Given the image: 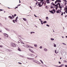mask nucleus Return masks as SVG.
I'll list each match as a JSON object with an SVG mask.
<instances>
[{"label":"nucleus","mask_w":67,"mask_h":67,"mask_svg":"<svg viewBox=\"0 0 67 67\" xmlns=\"http://www.w3.org/2000/svg\"><path fill=\"white\" fill-rule=\"evenodd\" d=\"M47 22V21H44L43 22V23L44 24L46 23Z\"/></svg>","instance_id":"32"},{"label":"nucleus","mask_w":67,"mask_h":67,"mask_svg":"<svg viewBox=\"0 0 67 67\" xmlns=\"http://www.w3.org/2000/svg\"><path fill=\"white\" fill-rule=\"evenodd\" d=\"M18 16H17L15 18V19L16 20H18Z\"/></svg>","instance_id":"40"},{"label":"nucleus","mask_w":67,"mask_h":67,"mask_svg":"<svg viewBox=\"0 0 67 67\" xmlns=\"http://www.w3.org/2000/svg\"><path fill=\"white\" fill-rule=\"evenodd\" d=\"M19 3H21V1H20V0H19Z\"/></svg>","instance_id":"62"},{"label":"nucleus","mask_w":67,"mask_h":67,"mask_svg":"<svg viewBox=\"0 0 67 67\" xmlns=\"http://www.w3.org/2000/svg\"><path fill=\"white\" fill-rule=\"evenodd\" d=\"M30 55L31 57H34V55L33 54H30Z\"/></svg>","instance_id":"17"},{"label":"nucleus","mask_w":67,"mask_h":67,"mask_svg":"<svg viewBox=\"0 0 67 67\" xmlns=\"http://www.w3.org/2000/svg\"><path fill=\"white\" fill-rule=\"evenodd\" d=\"M23 46H24V47H27V48H30V47L29 46H27V45H23Z\"/></svg>","instance_id":"3"},{"label":"nucleus","mask_w":67,"mask_h":67,"mask_svg":"<svg viewBox=\"0 0 67 67\" xmlns=\"http://www.w3.org/2000/svg\"><path fill=\"white\" fill-rule=\"evenodd\" d=\"M12 19H14V16L13 15H12Z\"/></svg>","instance_id":"27"},{"label":"nucleus","mask_w":67,"mask_h":67,"mask_svg":"<svg viewBox=\"0 0 67 67\" xmlns=\"http://www.w3.org/2000/svg\"><path fill=\"white\" fill-rule=\"evenodd\" d=\"M15 22H17L18 21V19H15Z\"/></svg>","instance_id":"30"},{"label":"nucleus","mask_w":67,"mask_h":67,"mask_svg":"<svg viewBox=\"0 0 67 67\" xmlns=\"http://www.w3.org/2000/svg\"><path fill=\"white\" fill-rule=\"evenodd\" d=\"M4 36H6V37H8V35L7 34H4Z\"/></svg>","instance_id":"4"},{"label":"nucleus","mask_w":67,"mask_h":67,"mask_svg":"<svg viewBox=\"0 0 67 67\" xmlns=\"http://www.w3.org/2000/svg\"><path fill=\"white\" fill-rule=\"evenodd\" d=\"M3 47V46H0V47Z\"/></svg>","instance_id":"43"},{"label":"nucleus","mask_w":67,"mask_h":67,"mask_svg":"<svg viewBox=\"0 0 67 67\" xmlns=\"http://www.w3.org/2000/svg\"><path fill=\"white\" fill-rule=\"evenodd\" d=\"M18 50L19 51H21V49H20V48H19Z\"/></svg>","instance_id":"31"},{"label":"nucleus","mask_w":67,"mask_h":67,"mask_svg":"<svg viewBox=\"0 0 67 67\" xmlns=\"http://www.w3.org/2000/svg\"><path fill=\"white\" fill-rule=\"evenodd\" d=\"M46 26H48V27H49V25H48V24H47L46 25Z\"/></svg>","instance_id":"39"},{"label":"nucleus","mask_w":67,"mask_h":67,"mask_svg":"<svg viewBox=\"0 0 67 67\" xmlns=\"http://www.w3.org/2000/svg\"><path fill=\"white\" fill-rule=\"evenodd\" d=\"M40 49H41L42 48H43V47H42V46H41L40 47Z\"/></svg>","instance_id":"38"},{"label":"nucleus","mask_w":67,"mask_h":67,"mask_svg":"<svg viewBox=\"0 0 67 67\" xmlns=\"http://www.w3.org/2000/svg\"><path fill=\"white\" fill-rule=\"evenodd\" d=\"M34 15L35 16V17H36V18H37V16H36V15H35L34 14Z\"/></svg>","instance_id":"47"},{"label":"nucleus","mask_w":67,"mask_h":67,"mask_svg":"<svg viewBox=\"0 0 67 67\" xmlns=\"http://www.w3.org/2000/svg\"><path fill=\"white\" fill-rule=\"evenodd\" d=\"M20 5H21V4H19L18 5V6H19Z\"/></svg>","instance_id":"55"},{"label":"nucleus","mask_w":67,"mask_h":67,"mask_svg":"<svg viewBox=\"0 0 67 67\" xmlns=\"http://www.w3.org/2000/svg\"><path fill=\"white\" fill-rule=\"evenodd\" d=\"M0 32H2V30H0Z\"/></svg>","instance_id":"61"},{"label":"nucleus","mask_w":67,"mask_h":67,"mask_svg":"<svg viewBox=\"0 0 67 67\" xmlns=\"http://www.w3.org/2000/svg\"><path fill=\"white\" fill-rule=\"evenodd\" d=\"M10 19H11V20H12V17H11V16H9L8 17Z\"/></svg>","instance_id":"14"},{"label":"nucleus","mask_w":67,"mask_h":67,"mask_svg":"<svg viewBox=\"0 0 67 67\" xmlns=\"http://www.w3.org/2000/svg\"><path fill=\"white\" fill-rule=\"evenodd\" d=\"M2 26V25L1 23H0V27H1Z\"/></svg>","instance_id":"19"},{"label":"nucleus","mask_w":67,"mask_h":67,"mask_svg":"<svg viewBox=\"0 0 67 67\" xmlns=\"http://www.w3.org/2000/svg\"><path fill=\"white\" fill-rule=\"evenodd\" d=\"M41 63L43 64H44V63H43V62L42 61L41 62Z\"/></svg>","instance_id":"51"},{"label":"nucleus","mask_w":67,"mask_h":67,"mask_svg":"<svg viewBox=\"0 0 67 67\" xmlns=\"http://www.w3.org/2000/svg\"><path fill=\"white\" fill-rule=\"evenodd\" d=\"M53 8H54V7L52 6H51V9H52Z\"/></svg>","instance_id":"37"},{"label":"nucleus","mask_w":67,"mask_h":67,"mask_svg":"<svg viewBox=\"0 0 67 67\" xmlns=\"http://www.w3.org/2000/svg\"><path fill=\"white\" fill-rule=\"evenodd\" d=\"M56 50H55V54H57V52H56Z\"/></svg>","instance_id":"29"},{"label":"nucleus","mask_w":67,"mask_h":67,"mask_svg":"<svg viewBox=\"0 0 67 67\" xmlns=\"http://www.w3.org/2000/svg\"><path fill=\"white\" fill-rule=\"evenodd\" d=\"M55 7H58V6L59 7V8L60 9V13L61 12V10H62V8H63V6L62 5L60 6V4L59 3H58L57 4V5H55Z\"/></svg>","instance_id":"1"},{"label":"nucleus","mask_w":67,"mask_h":67,"mask_svg":"<svg viewBox=\"0 0 67 67\" xmlns=\"http://www.w3.org/2000/svg\"><path fill=\"white\" fill-rule=\"evenodd\" d=\"M49 12H51V13H52L53 14H54V12H53V11H49Z\"/></svg>","instance_id":"22"},{"label":"nucleus","mask_w":67,"mask_h":67,"mask_svg":"<svg viewBox=\"0 0 67 67\" xmlns=\"http://www.w3.org/2000/svg\"><path fill=\"white\" fill-rule=\"evenodd\" d=\"M64 64H62L60 65L59 66V67H62L63 66H64Z\"/></svg>","instance_id":"11"},{"label":"nucleus","mask_w":67,"mask_h":67,"mask_svg":"<svg viewBox=\"0 0 67 67\" xmlns=\"http://www.w3.org/2000/svg\"><path fill=\"white\" fill-rule=\"evenodd\" d=\"M35 33V32H30L31 34H34Z\"/></svg>","instance_id":"16"},{"label":"nucleus","mask_w":67,"mask_h":67,"mask_svg":"<svg viewBox=\"0 0 67 67\" xmlns=\"http://www.w3.org/2000/svg\"><path fill=\"white\" fill-rule=\"evenodd\" d=\"M51 41H54V39L53 38H51Z\"/></svg>","instance_id":"26"},{"label":"nucleus","mask_w":67,"mask_h":67,"mask_svg":"<svg viewBox=\"0 0 67 67\" xmlns=\"http://www.w3.org/2000/svg\"><path fill=\"white\" fill-rule=\"evenodd\" d=\"M63 15V12H61V15Z\"/></svg>","instance_id":"35"},{"label":"nucleus","mask_w":67,"mask_h":67,"mask_svg":"<svg viewBox=\"0 0 67 67\" xmlns=\"http://www.w3.org/2000/svg\"><path fill=\"white\" fill-rule=\"evenodd\" d=\"M56 12L57 13H60V10L59 9L58 10H57L56 11Z\"/></svg>","instance_id":"8"},{"label":"nucleus","mask_w":67,"mask_h":67,"mask_svg":"<svg viewBox=\"0 0 67 67\" xmlns=\"http://www.w3.org/2000/svg\"><path fill=\"white\" fill-rule=\"evenodd\" d=\"M20 42L21 43V44H24V43L23 42L21 41V40H20Z\"/></svg>","instance_id":"18"},{"label":"nucleus","mask_w":67,"mask_h":67,"mask_svg":"<svg viewBox=\"0 0 67 67\" xmlns=\"http://www.w3.org/2000/svg\"><path fill=\"white\" fill-rule=\"evenodd\" d=\"M39 20H40L41 22V24H43V21L42 20H41V19H39Z\"/></svg>","instance_id":"10"},{"label":"nucleus","mask_w":67,"mask_h":67,"mask_svg":"<svg viewBox=\"0 0 67 67\" xmlns=\"http://www.w3.org/2000/svg\"><path fill=\"white\" fill-rule=\"evenodd\" d=\"M52 11L54 12V13L56 12V10H55L54 9H53L52 10Z\"/></svg>","instance_id":"20"},{"label":"nucleus","mask_w":67,"mask_h":67,"mask_svg":"<svg viewBox=\"0 0 67 67\" xmlns=\"http://www.w3.org/2000/svg\"><path fill=\"white\" fill-rule=\"evenodd\" d=\"M21 57H24V56H21Z\"/></svg>","instance_id":"53"},{"label":"nucleus","mask_w":67,"mask_h":67,"mask_svg":"<svg viewBox=\"0 0 67 67\" xmlns=\"http://www.w3.org/2000/svg\"><path fill=\"white\" fill-rule=\"evenodd\" d=\"M31 47V48H33V47Z\"/></svg>","instance_id":"59"},{"label":"nucleus","mask_w":67,"mask_h":67,"mask_svg":"<svg viewBox=\"0 0 67 67\" xmlns=\"http://www.w3.org/2000/svg\"><path fill=\"white\" fill-rule=\"evenodd\" d=\"M18 43H20V42L19 41H18Z\"/></svg>","instance_id":"64"},{"label":"nucleus","mask_w":67,"mask_h":67,"mask_svg":"<svg viewBox=\"0 0 67 67\" xmlns=\"http://www.w3.org/2000/svg\"><path fill=\"white\" fill-rule=\"evenodd\" d=\"M46 9H47V6H46Z\"/></svg>","instance_id":"63"},{"label":"nucleus","mask_w":67,"mask_h":67,"mask_svg":"<svg viewBox=\"0 0 67 67\" xmlns=\"http://www.w3.org/2000/svg\"><path fill=\"white\" fill-rule=\"evenodd\" d=\"M27 59H31L30 58H27Z\"/></svg>","instance_id":"48"},{"label":"nucleus","mask_w":67,"mask_h":67,"mask_svg":"<svg viewBox=\"0 0 67 67\" xmlns=\"http://www.w3.org/2000/svg\"><path fill=\"white\" fill-rule=\"evenodd\" d=\"M46 2H47V4L50 3V1H49V0H46Z\"/></svg>","instance_id":"6"},{"label":"nucleus","mask_w":67,"mask_h":67,"mask_svg":"<svg viewBox=\"0 0 67 67\" xmlns=\"http://www.w3.org/2000/svg\"><path fill=\"white\" fill-rule=\"evenodd\" d=\"M57 2L60 3L61 2V1L60 0H57Z\"/></svg>","instance_id":"15"},{"label":"nucleus","mask_w":67,"mask_h":67,"mask_svg":"<svg viewBox=\"0 0 67 67\" xmlns=\"http://www.w3.org/2000/svg\"><path fill=\"white\" fill-rule=\"evenodd\" d=\"M29 51H30L31 52V53H34V51L32 49H29Z\"/></svg>","instance_id":"7"},{"label":"nucleus","mask_w":67,"mask_h":67,"mask_svg":"<svg viewBox=\"0 0 67 67\" xmlns=\"http://www.w3.org/2000/svg\"><path fill=\"white\" fill-rule=\"evenodd\" d=\"M40 1H41L42 2H43V1H44V0H40Z\"/></svg>","instance_id":"46"},{"label":"nucleus","mask_w":67,"mask_h":67,"mask_svg":"<svg viewBox=\"0 0 67 67\" xmlns=\"http://www.w3.org/2000/svg\"><path fill=\"white\" fill-rule=\"evenodd\" d=\"M46 19L47 20H48L49 19V18H48V17H46Z\"/></svg>","instance_id":"21"},{"label":"nucleus","mask_w":67,"mask_h":67,"mask_svg":"<svg viewBox=\"0 0 67 67\" xmlns=\"http://www.w3.org/2000/svg\"><path fill=\"white\" fill-rule=\"evenodd\" d=\"M65 67H67V65H65Z\"/></svg>","instance_id":"57"},{"label":"nucleus","mask_w":67,"mask_h":67,"mask_svg":"<svg viewBox=\"0 0 67 67\" xmlns=\"http://www.w3.org/2000/svg\"><path fill=\"white\" fill-rule=\"evenodd\" d=\"M57 2V1H56L55 2V3H56Z\"/></svg>","instance_id":"49"},{"label":"nucleus","mask_w":67,"mask_h":67,"mask_svg":"<svg viewBox=\"0 0 67 67\" xmlns=\"http://www.w3.org/2000/svg\"><path fill=\"white\" fill-rule=\"evenodd\" d=\"M53 45H54V47H56V44L54 43Z\"/></svg>","instance_id":"25"},{"label":"nucleus","mask_w":67,"mask_h":67,"mask_svg":"<svg viewBox=\"0 0 67 67\" xmlns=\"http://www.w3.org/2000/svg\"><path fill=\"white\" fill-rule=\"evenodd\" d=\"M2 11V9H0V11Z\"/></svg>","instance_id":"52"},{"label":"nucleus","mask_w":67,"mask_h":67,"mask_svg":"<svg viewBox=\"0 0 67 67\" xmlns=\"http://www.w3.org/2000/svg\"><path fill=\"white\" fill-rule=\"evenodd\" d=\"M6 30H7V31H10V30H9L8 29H5Z\"/></svg>","instance_id":"28"},{"label":"nucleus","mask_w":67,"mask_h":67,"mask_svg":"<svg viewBox=\"0 0 67 67\" xmlns=\"http://www.w3.org/2000/svg\"><path fill=\"white\" fill-rule=\"evenodd\" d=\"M44 52H47V49L46 48H44Z\"/></svg>","instance_id":"9"},{"label":"nucleus","mask_w":67,"mask_h":67,"mask_svg":"<svg viewBox=\"0 0 67 67\" xmlns=\"http://www.w3.org/2000/svg\"><path fill=\"white\" fill-rule=\"evenodd\" d=\"M51 4H52L53 5H54V6L55 7V5H55V4L53 3V2Z\"/></svg>","instance_id":"23"},{"label":"nucleus","mask_w":67,"mask_h":67,"mask_svg":"<svg viewBox=\"0 0 67 67\" xmlns=\"http://www.w3.org/2000/svg\"><path fill=\"white\" fill-rule=\"evenodd\" d=\"M21 40H25V39L23 38H21Z\"/></svg>","instance_id":"45"},{"label":"nucleus","mask_w":67,"mask_h":67,"mask_svg":"<svg viewBox=\"0 0 67 67\" xmlns=\"http://www.w3.org/2000/svg\"><path fill=\"white\" fill-rule=\"evenodd\" d=\"M30 8L31 9V10H32V8L31 6H30Z\"/></svg>","instance_id":"41"},{"label":"nucleus","mask_w":67,"mask_h":67,"mask_svg":"<svg viewBox=\"0 0 67 67\" xmlns=\"http://www.w3.org/2000/svg\"><path fill=\"white\" fill-rule=\"evenodd\" d=\"M67 15H66L65 16V18H66V17H67Z\"/></svg>","instance_id":"56"},{"label":"nucleus","mask_w":67,"mask_h":67,"mask_svg":"<svg viewBox=\"0 0 67 67\" xmlns=\"http://www.w3.org/2000/svg\"><path fill=\"white\" fill-rule=\"evenodd\" d=\"M55 9H56V10H57V7H55Z\"/></svg>","instance_id":"60"},{"label":"nucleus","mask_w":67,"mask_h":67,"mask_svg":"<svg viewBox=\"0 0 67 67\" xmlns=\"http://www.w3.org/2000/svg\"><path fill=\"white\" fill-rule=\"evenodd\" d=\"M38 61L36 60H35V62L36 63H38Z\"/></svg>","instance_id":"34"},{"label":"nucleus","mask_w":67,"mask_h":67,"mask_svg":"<svg viewBox=\"0 0 67 67\" xmlns=\"http://www.w3.org/2000/svg\"><path fill=\"white\" fill-rule=\"evenodd\" d=\"M13 23H15V20H13Z\"/></svg>","instance_id":"33"},{"label":"nucleus","mask_w":67,"mask_h":67,"mask_svg":"<svg viewBox=\"0 0 67 67\" xmlns=\"http://www.w3.org/2000/svg\"><path fill=\"white\" fill-rule=\"evenodd\" d=\"M64 63H67V61L65 60L64 61Z\"/></svg>","instance_id":"36"},{"label":"nucleus","mask_w":67,"mask_h":67,"mask_svg":"<svg viewBox=\"0 0 67 67\" xmlns=\"http://www.w3.org/2000/svg\"><path fill=\"white\" fill-rule=\"evenodd\" d=\"M64 10L65 12L67 14V9L65 8Z\"/></svg>","instance_id":"13"},{"label":"nucleus","mask_w":67,"mask_h":67,"mask_svg":"<svg viewBox=\"0 0 67 67\" xmlns=\"http://www.w3.org/2000/svg\"><path fill=\"white\" fill-rule=\"evenodd\" d=\"M18 63L19 64H20V65H21V64H22V63H20L18 62Z\"/></svg>","instance_id":"44"},{"label":"nucleus","mask_w":67,"mask_h":67,"mask_svg":"<svg viewBox=\"0 0 67 67\" xmlns=\"http://www.w3.org/2000/svg\"><path fill=\"white\" fill-rule=\"evenodd\" d=\"M59 64H61V62H59Z\"/></svg>","instance_id":"54"},{"label":"nucleus","mask_w":67,"mask_h":67,"mask_svg":"<svg viewBox=\"0 0 67 67\" xmlns=\"http://www.w3.org/2000/svg\"><path fill=\"white\" fill-rule=\"evenodd\" d=\"M11 45L13 47H15V46H16L15 45V44L12 43H11Z\"/></svg>","instance_id":"2"},{"label":"nucleus","mask_w":67,"mask_h":67,"mask_svg":"<svg viewBox=\"0 0 67 67\" xmlns=\"http://www.w3.org/2000/svg\"><path fill=\"white\" fill-rule=\"evenodd\" d=\"M34 46L35 47H37V45L36 44H34Z\"/></svg>","instance_id":"12"},{"label":"nucleus","mask_w":67,"mask_h":67,"mask_svg":"<svg viewBox=\"0 0 67 67\" xmlns=\"http://www.w3.org/2000/svg\"><path fill=\"white\" fill-rule=\"evenodd\" d=\"M35 60H34L33 61V62H35Z\"/></svg>","instance_id":"58"},{"label":"nucleus","mask_w":67,"mask_h":67,"mask_svg":"<svg viewBox=\"0 0 67 67\" xmlns=\"http://www.w3.org/2000/svg\"><path fill=\"white\" fill-rule=\"evenodd\" d=\"M38 5L39 6V7H41L42 6V5H41V3H38Z\"/></svg>","instance_id":"5"},{"label":"nucleus","mask_w":67,"mask_h":67,"mask_svg":"<svg viewBox=\"0 0 67 67\" xmlns=\"http://www.w3.org/2000/svg\"><path fill=\"white\" fill-rule=\"evenodd\" d=\"M23 20H24V21H26V19L25 18H23Z\"/></svg>","instance_id":"24"},{"label":"nucleus","mask_w":67,"mask_h":67,"mask_svg":"<svg viewBox=\"0 0 67 67\" xmlns=\"http://www.w3.org/2000/svg\"><path fill=\"white\" fill-rule=\"evenodd\" d=\"M14 16H16V14H14Z\"/></svg>","instance_id":"42"},{"label":"nucleus","mask_w":67,"mask_h":67,"mask_svg":"<svg viewBox=\"0 0 67 67\" xmlns=\"http://www.w3.org/2000/svg\"><path fill=\"white\" fill-rule=\"evenodd\" d=\"M62 44H63L64 45H66V44H65V43H63Z\"/></svg>","instance_id":"50"}]
</instances>
